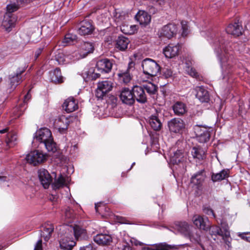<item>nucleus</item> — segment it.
<instances>
[{
    "instance_id": "obj_40",
    "label": "nucleus",
    "mask_w": 250,
    "mask_h": 250,
    "mask_svg": "<svg viewBox=\"0 0 250 250\" xmlns=\"http://www.w3.org/2000/svg\"><path fill=\"white\" fill-rule=\"evenodd\" d=\"M17 140V135L13 133H9L6 140L7 145L9 147H12L16 144Z\"/></svg>"
},
{
    "instance_id": "obj_41",
    "label": "nucleus",
    "mask_w": 250,
    "mask_h": 250,
    "mask_svg": "<svg viewBox=\"0 0 250 250\" xmlns=\"http://www.w3.org/2000/svg\"><path fill=\"white\" fill-rule=\"evenodd\" d=\"M143 87L150 95L155 94L157 91V87L151 83L144 85Z\"/></svg>"
},
{
    "instance_id": "obj_61",
    "label": "nucleus",
    "mask_w": 250,
    "mask_h": 250,
    "mask_svg": "<svg viewBox=\"0 0 250 250\" xmlns=\"http://www.w3.org/2000/svg\"><path fill=\"white\" fill-rule=\"evenodd\" d=\"M8 129L5 128L4 129L0 130V133H4L7 132Z\"/></svg>"
},
{
    "instance_id": "obj_7",
    "label": "nucleus",
    "mask_w": 250,
    "mask_h": 250,
    "mask_svg": "<svg viewBox=\"0 0 250 250\" xmlns=\"http://www.w3.org/2000/svg\"><path fill=\"white\" fill-rule=\"evenodd\" d=\"M194 129L198 142L201 143H205L209 141L210 138V128H207L204 126L196 125Z\"/></svg>"
},
{
    "instance_id": "obj_20",
    "label": "nucleus",
    "mask_w": 250,
    "mask_h": 250,
    "mask_svg": "<svg viewBox=\"0 0 250 250\" xmlns=\"http://www.w3.org/2000/svg\"><path fill=\"white\" fill-rule=\"evenodd\" d=\"M38 175L40 180L44 188H47L52 179L47 170L42 168L39 170Z\"/></svg>"
},
{
    "instance_id": "obj_38",
    "label": "nucleus",
    "mask_w": 250,
    "mask_h": 250,
    "mask_svg": "<svg viewBox=\"0 0 250 250\" xmlns=\"http://www.w3.org/2000/svg\"><path fill=\"white\" fill-rule=\"evenodd\" d=\"M68 230L71 232L73 231V234L77 239H79L85 234V230L76 225L68 227Z\"/></svg>"
},
{
    "instance_id": "obj_10",
    "label": "nucleus",
    "mask_w": 250,
    "mask_h": 250,
    "mask_svg": "<svg viewBox=\"0 0 250 250\" xmlns=\"http://www.w3.org/2000/svg\"><path fill=\"white\" fill-rule=\"evenodd\" d=\"M170 162L173 165L182 167V172L186 171V158L184 157L182 150H178L176 152H173V155L171 154L170 156Z\"/></svg>"
},
{
    "instance_id": "obj_39",
    "label": "nucleus",
    "mask_w": 250,
    "mask_h": 250,
    "mask_svg": "<svg viewBox=\"0 0 250 250\" xmlns=\"http://www.w3.org/2000/svg\"><path fill=\"white\" fill-rule=\"evenodd\" d=\"M94 49V45L91 42H84L81 45V49L83 52V57L88 54L92 53Z\"/></svg>"
},
{
    "instance_id": "obj_1",
    "label": "nucleus",
    "mask_w": 250,
    "mask_h": 250,
    "mask_svg": "<svg viewBox=\"0 0 250 250\" xmlns=\"http://www.w3.org/2000/svg\"><path fill=\"white\" fill-rule=\"evenodd\" d=\"M242 25L238 21L235 22L228 26L226 33H213L208 39L220 61L223 79L232 71V66L235 63L233 48L236 44L228 42V34L239 36L242 35Z\"/></svg>"
},
{
    "instance_id": "obj_62",
    "label": "nucleus",
    "mask_w": 250,
    "mask_h": 250,
    "mask_svg": "<svg viewBox=\"0 0 250 250\" xmlns=\"http://www.w3.org/2000/svg\"><path fill=\"white\" fill-rule=\"evenodd\" d=\"M99 207V205L98 203L95 204V208L96 212H98V208Z\"/></svg>"
},
{
    "instance_id": "obj_56",
    "label": "nucleus",
    "mask_w": 250,
    "mask_h": 250,
    "mask_svg": "<svg viewBox=\"0 0 250 250\" xmlns=\"http://www.w3.org/2000/svg\"><path fill=\"white\" fill-rule=\"evenodd\" d=\"M80 250H96V249L92 245L89 244L85 247H81Z\"/></svg>"
},
{
    "instance_id": "obj_35",
    "label": "nucleus",
    "mask_w": 250,
    "mask_h": 250,
    "mask_svg": "<svg viewBox=\"0 0 250 250\" xmlns=\"http://www.w3.org/2000/svg\"><path fill=\"white\" fill-rule=\"evenodd\" d=\"M69 180L68 177H65L61 175L58 179L55 180L52 185L53 188L54 189H57L62 187L63 186H66Z\"/></svg>"
},
{
    "instance_id": "obj_28",
    "label": "nucleus",
    "mask_w": 250,
    "mask_h": 250,
    "mask_svg": "<svg viewBox=\"0 0 250 250\" xmlns=\"http://www.w3.org/2000/svg\"><path fill=\"white\" fill-rule=\"evenodd\" d=\"M136 20L141 25L146 26L151 20V17L148 13L144 11H139L135 16Z\"/></svg>"
},
{
    "instance_id": "obj_8",
    "label": "nucleus",
    "mask_w": 250,
    "mask_h": 250,
    "mask_svg": "<svg viewBox=\"0 0 250 250\" xmlns=\"http://www.w3.org/2000/svg\"><path fill=\"white\" fill-rule=\"evenodd\" d=\"M168 127L171 132L182 134L185 128V124L183 120L174 118L168 122Z\"/></svg>"
},
{
    "instance_id": "obj_11",
    "label": "nucleus",
    "mask_w": 250,
    "mask_h": 250,
    "mask_svg": "<svg viewBox=\"0 0 250 250\" xmlns=\"http://www.w3.org/2000/svg\"><path fill=\"white\" fill-rule=\"evenodd\" d=\"M134 101H137L140 104H145L147 101L146 95L144 88L141 86L134 85L132 88Z\"/></svg>"
},
{
    "instance_id": "obj_15",
    "label": "nucleus",
    "mask_w": 250,
    "mask_h": 250,
    "mask_svg": "<svg viewBox=\"0 0 250 250\" xmlns=\"http://www.w3.org/2000/svg\"><path fill=\"white\" fill-rule=\"evenodd\" d=\"M204 170H201L192 176L190 179V183L193 187L199 189L205 179Z\"/></svg>"
},
{
    "instance_id": "obj_4",
    "label": "nucleus",
    "mask_w": 250,
    "mask_h": 250,
    "mask_svg": "<svg viewBox=\"0 0 250 250\" xmlns=\"http://www.w3.org/2000/svg\"><path fill=\"white\" fill-rule=\"evenodd\" d=\"M143 73L150 77L156 76L160 73L161 67L157 62L150 58H146L142 62Z\"/></svg>"
},
{
    "instance_id": "obj_23",
    "label": "nucleus",
    "mask_w": 250,
    "mask_h": 250,
    "mask_svg": "<svg viewBox=\"0 0 250 250\" xmlns=\"http://www.w3.org/2000/svg\"><path fill=\"white\" fill-rule=\"evenodd\" d=\"M16 21V19L14 15L5 14L2 22V25L6 31L9 32L11 29L14 26Z\"/></svg>"
},
{
    "instance_id": "obj_37",
    "label": "nucleus",
    "mask_w": 250,
    "mask_h": 250,
    "mask_svg": "<svg viewBox=\"0 0 250 250\" xmlns=\"http://www.w3.org/2000/svg\"><path fill=\"white\" fill-rule=\"evenodd\" d=\"M229 169H223L219 173H213L211 175V180L213 182L222 181L229 177Z\"/></svg>"
},
{
    "instance_id": "obj_48",
    "label": "nucleus",
    "mask_w": 250,
    "mask_h": 250,
    "mask_svg": "<svg viewBox=\"0 0 250 250\" xmlns=\"http://www.w3.org/2000/svg\"><path fill=\"white\" fill-rule=\"evenodd\" d=\"M64 213L66 218H73L74 217V211L69 207L65 209Z\"/></svg>"
},
{
    "instance_id": "obj_51",
    "label": "nucleus",
    "mask_w": 250,
    "mask_h": 250,
    "mask_svg": "<svg viewBox=\"0 0 250 250\" xmlns=\"http://www.w3.org/2000/svg\"><path fill=\"white\" fill-rule=\"evenodd\" d=\"M203 211L207 215H212L213 217L215 216L213 210L208 207H204L203 208Z\"/></svg>"
},
{
    "instance_id": "obj_14",
    "label": "nucleus",
    "mask_w": 250,
    "mask_h": 250,
    "mask_svg": "<svg viewBox=\"0 0 250 250\" xmlns=\"http://www.w3.org/2000/svg\"><path fill=\"white\" fill-rule=\"evenodd\" d=\"M192 221L194 225L199 229L207 231L209 228V225L207 224L208 219L207 217L195 214L192 218Z\"/></svg>"
},
{
    "instance_id": "obj_29",
    "label": "nucleus",
    "mask_w": 250,
    "mask_h": 250,
    "mask_svg": "<svg viewBox=\"0 0 250 250\" xmlns=\"http://www.w3.org/2000/svg\"><path fill=\"white\" fill-rule=\"evenodd\" d=\"M42 228L41 233V237L43 238L44 241H48L54 231L53 225L50 223H45Z\"/></svg>"
},
{
    "instance_id": "obj_44",
    "label": "nucleus",
    "mask_w": 250,
    "mask_h": 250,
    "mask_svg": "<svg viewBox=\"0 0 250 250\" xmlns=\"http://www.w3.org/2000/svg\"><path fill=\"white\" fill-rule=\"evenodd\" d=\"M210 232L211 235L223 236L222 229L217 226H212L211 227Z\"/></svg>"
},
{
    "instance_id": "obj_5",
    "label": "nucleus",
    "mask_w": 250,
    "mask_h": 250,
    "mask_svg": "<svg viewBox=\"0 0 250 250\" xmlns=\"http://www.w3.org/2000/svg\"><path fill=\"white\" fill-rule=\"evenodd\" d=\"M48 155L42 151L35 150L31 151L26 155V160L28 163L35 166L44 162L47 158Z\"/></svg>"
},
{
    "instance_id": "obj_26",
    "label": "nucleus",
    "mask_w": 250,
    "mask_h": 250,
    "mask_svg": "<svg viewBox=\"0 0 250 250\" xmlns=\"http://www.w3.org/2000/svg\"><path fill=\"white\" fill-rule=\"evenodd\" d=\"M62 107L67 112H72L78 109V103L73 98H69L64 101Z\"/></svg>"
},
{
    "instance_id": "obj_36",
    "label": "nucleus",
    "mask_w": 250,
    "mask_h": 250,
    "mask_svg": "<svg viewBox=\"0 0 250 250\" xmlns=\"http://www.w3.org/2000/svg\"><path fill=\"white\" fill-rule=\"evenodd\" d=\"M191 154L194 159L199 160H203L206 157L205 150L200 146L193 147L191 150Z\"/></svg>"
},
{
    "instance_id": "obj_59",
    "label": "nucleus",
    "mask_w": 250,
    "mask_h": 250,
    "mask_svg": "<svg viewBox=\"0 0 250 250\" xmlns=\"http://www.w3.org/2000/svg\"><path fill=\"white\" fill-rule=\"evenodd\" d=\"M6 177L5 176H0V183L2 181H5L6 180Z\"/></svg>"
},
{
    "instance_id": "obj_50",
    "label": "nucleus",
    "mask_w": 250,
    "mask_h": 250,
    "mask_svg": "<svg viewBox=\"0 0 250 250\" xmlns=\"http://www.w3.org/2000/svg\"><path fill=\"white\" fill-rule=\"evenodd\" d=\"M182 28L183 30L182 35L183 36H186L188 33V25L187 24V22L182 21L181 22Z\"/></svg>"
},
{
    "instance_id": "obj_13",
    "label": "nucleus",
    "mask_w": 250,
    "mask_h": 250,
    "mask_svg": "<svg viewBox=\"0 0 250 250\" xmlns=\"http://www.w3.org/2000/svg\"><path fill=\"white\" fill-rule=\"evenodd\" d=\"M25 68L21 67L17 69L15 72L9 76L10 84L12 88H15L21 81V74L25 71Z\"/></svg>"
},
{
    "instance_id": "obj_43",
    "label": "nucleus",
    "mask_w": 250,
    "mask_h": 250,
    "mask_svg": "<svg viewBox=\"0 0 250 250\" xmlns=\"http://www.w3.org/2000/svg\"><path fill=\"white\" fill-rule=\"evenodd\" d=\"M76 39L77 37L76 35L72 34H67L65 36L62 42L64 45H67L72 43Z\"/></svg>"
},
{
    "instance_id": "obj_16",
    "label": "nucleus",
    "mask_w": 250,
    "mask_h": 250,
    "mask_svg": "<svg viewBox=\"0 0 250 250\" xmlns=\"http://www.w3.org/2000/svg\"><path fill=\"white\" fill-rule=\"evenodd\" d=\"M120 98L123 103L128 105H132L135 102L132 91L128 88H125L121 91Z\"/></svg>"
},
{
    "instance_id": "obj_18",
    "label": "nucleus",
    "mask_w": 250,
    "mask_h": 250,
    "mask_svg": "<svg viewBox=\"0 0 250 250\" xmlns=\"http://www.w3.org/2000/svg\"><path fill=\"white\" fill-rule=\"evenodd\" d=\"M32 0H9L10 3L6 6V12L5 14L13 15L12 13L17 11L21 5L29 3Z\"/></svg>"
},
{
    "instance_id": "obj_53",
    "label": "nucleus",
    "mask_w": 250,
    "mask_h": 250,
    "mask_svg": "<svg viewBox=\"0 0 250 250\" xmlns=\"http://www.w3.org/2000/svg\"><path fill=\"white\" fill-rule=\"evenodd\" d=\"M100 76V74L99 73H97L95 72V70L92 73V74L90 75V78L91 80H96L97 78H99Z\"/></svg>"
},
{
    "instance_id": "obj_34",
    "label": "nucleus",
    "mask_w": 250,
    "mask_h": 250,
    "mask_svg": "<svg viewBox=\"0 0 250 250\" xmlns=\"http://www.w3.org/2000/svg\"><path fill=\"white\" fill-rule=\"evenodd\" d=\"M30 91V90H29L27 94L24 96L23 104H21L19 107L15 109L14 112H17L15 115L16 116L19 117L21 115L23 114V112L26 108L27 103L28 101H29L31 98V95L29 94Z\"/></svg>"
},
{
    "instance_id": "obj_42",
    "label": "nucleus",
    "mask_w": 250,
    "mask_h": 250,
    "mask_svg": "<svg viewBox=\"0 0 250 250\" xmlns=\"http://www.w3.org/2000/svg\"><path fill=\"white\" fill-rule=\"evenodd\" d=\"M190 62L186 63V71L191 76L197 78L199 76L198 73L194 68L190 65Z\"/></svg>"
},
{
    "instance_id": "obj_12",
    "label": "nucleus",
    "mask_w": 250,
    "mask_h": 250,
    "mask_svg": "<svg viewBox=\"0 0 250 250\" xmlns=\"http://www.w3.org/2000/svg\"><path fill=\"white\" fill-rule=\"evenodd\" d=\"M113 66V60L104 59L98 61L96 63V68L101 73H108L111 71Z\"/></svg>"
},
{
    "instance_id": "obj_63",
    "label": "nucleus",
    "mask_w": 250,
    "mask_h": 250,
    "mask_svg": "<svg viewBox=\"0 0 250 250\" xmlns=\"http://www.w3.org/2000/svg\"><path fill=\"white\" fill-rule=\"evenodd\" d=\"M130 28H132V30H133V29L136 30V26H132V25H131V26H130Z\"/></svg>"
},
{
    "instance_id": "obj_45",
    "label": "nucleus",
    "mask_w": 250,
    "mask_h": 250,
    "mask_svg": "<svg viewBox=\"0 0 250 250\" xmlns=\"http://www.w3.org/2000/svg\"><path fill=\"white\" fill-rule=\"evenodd\" d=\"M46 46L47 45L46 42H42L41 46L36 50L34 54V59L35 60L39 58Z\"/></svg>"
},
{
    "instance_id": "obj_19",
    "label": "nucleus",
    "mask_w": 250,
    "mask_h": 250,
    "mask_svg": "<svg viewBox=\"0 0 250 250\" xmlns=\"http://www.w3.org/2000/svg\"><path fill=\"white\" fill-rule=\"evenodd\" d=\"M70 117H68L62 115L55 121L56 125L58 127V130L61 133H63L67 130L70 124Z\"/></svg>"
},
{
    "instance_id": "obj_17",
    "label": "nucleus",
    "mask_w": 250,
    "mask_h": 250,
    "mask_svg": "<svg viewBox=\"0 0 250 250\" xmlns=\"http://www.w3.org/2000/svg\"><path fill=\"white\" fill-rule=\"evenodd\" d=\"M134 63L130 62L128 64V68L125 71H121L118 74V76L121 81L125 83H127L131 80V72L134 69Z\"/></svg>"
},
{
    "instance_id": "obj_57",
    "label": "nucleus",
    "mask_w": 250,
    "mask_h": 250,
    "mask_svg": "<svg viewBox=\"0 0 250 250\" xmlns=\"http://www.w3.org/2000/svg\"><path fill=\"white\" fill-rule=\"evenodd\" d=\"M153 2L157 3L159 5H162L164 3L165 0H152Z\"/></svg>"
},
{
    "instance_id": "obj_24",
    "label": "nucleus",
    "mask_w": 250,
    "mask_h": 250,
    "mask_svg": "<svg viewBox=\"0 0 250 250\" xmlns=\"http://www.w3.org/2000/svg\"><path fill=\"white\" fill-rule=\"evenodd\" d=\"M196 97L202 103H207L209 100L208 91L203 86H197L195 88Z\"/></svg>"
},
{
    "instance_id": "obj_27",
    "label": "nucleus",
    "mask_w": 250,
    "mask_h": 250,
    "mask_svg": "<svg viewBox=\"0 0 250 250\" xmlns=\"http://www.w3.org/2000/svg\"><path fill=\"white\" fill-rule=\"evenodd\" d=\"M75 244L76 242L67 235L62 237L60 241V247L65 250H71Z\"/></svg>"
},
{
    "instance_id": "obj_2",
    "label": "nucleus",
    "mask_w": 250,
    "mask_h": 250,
    "mask_svg": "<svg viewBox=\"0 0 250 250\" xmlns=\"http://www.w3.org/2000/svg\"><path fill=\"white\" fill-rule=\"evenodd\" d=\"M34 139L42 143L48 152L57 150L56 144L53 141L51 132L47 128H41L35 133Z\"/></svg>"
},
{
    "instance_id": "obj_64",
    "label": "nucleus",
    "mask_w": 250,
    "mask_h": 250,
    "mask_svg": "<svg viewBox=\"0 0 250 250\" xmlns=\"http://www.w3.org/2000/svg\"><path fill=\"white\" fill-rule=\"evenodd\" d=\"M135 244L136 245H142V243L137 241L136 243H135Z\"/></svg>"
},
{
    "instance_id": "obj_52",
    "label": "nucleus",
    "mask_w": 250,
    "mask_h": 250,
    "mask_svg": "<svg viewBox=\"0 0 250 250\" xmlns=\"http://www.w3.org/2000/svg\"><path fill=\"white\" fill-rule=\"evenodd\" d=\"M173 72L170 69H166L164 71V75L166 78H170L172 76Z\"/></svg>"
},
{
    "instance_id": "obj_46",
    "label": "nucleus",
    "mask_w": 250,
    "mask_h": 250,
    "mask_svg": "<svg viewBox=\"0 0 250 250\" xmlns=\"http://www.w3.org/2000/svg\"><path fill=\"white\" fill-rule=\"evenodd\" d=\"M55 59L59 64H62L65 63V59L64 55L62 53H59L55 56Z\"/></svg>"
},
{
    "instance_id": "obj_47",
    "label": "nucleus",
    "mask_w": 250,
    "mask_h": 250,
    "mask_svg": "<svg viewBox=\"0 0 250 250\" xmlns=\"http://www.w3.org/2000/svg\"><path fill=\"white\" fill-rule=\"evenodd\" d=\"M221 229L223 230V237H228L229 235V227L225 223H221Z\"/></svg>"
},
{
    "instance_id": "obj_55",
    "label": "nucleus",
    "mask_w": 250,
    "mask_h": 250,
    "mask_svg": "<svg viewBox=\"0 0 250 250\" xmlns=\"http://www.w3.org/2000/svg\"><path fill=\"white\" fill-rule=\"evenodd\" d=\"M153 250H168L166 247L163 245L160 244L155 246Z\"/></svg>"
},
{
    "instance_id": "obj_60",
    "label": "nucleus",
    "mask_w": 250,
    "mask_h": 250,
    "mask_svg": "<svg viewBox=\"0 0 250 250\" xmlns=\"http://www.w3.org/2000/svg\"><path fill=\"white\" fill-rule=\"evenodd\" d=\"M124 26H123L121 27V30L125 34H131V33L129 32H125V29L124 28Z\"/></svg>"
},
{
    "instance_id": "obj_33",
    "label": "nucleus",
    "mask_w": 250,
    "mask_h": 250,
    "mask_svg": "<svg viewBox=\"0 0 250 250\" xmlns=\"http://www.w3.org/2000/svg\"><path fill=\"white\" fill-rule=\"evenodd\" d=\"M50 80L56 83H60L63 82V78L62 76L61 70L59 68H56L53 71L50 72Z\"/></svg>"
},
{
    "instance_id": "obj_22",
    "label": "nucleus",
    "mask_w": 250,
    "mask_h": 250,
    "mask_svg": "<svg viewBox=\"0 0 250 250\" xmlns=\"http://www.w3.org/2000/svg\"><path fill=\"white\" fill-rule=\"evenodd\" d=\"M94 29L91 22L84 21L81 22L80 27L78 29V33L83 36L89 35L93 32Z\"/></svg>"
},
{
    "instance_id": "obj_31",
    "label": "nucleus",
    "mask_w": 250,
    "mask_h": 250,
    "mask_svg": "<svg viewBox=\"0 0 250 250\" xmlns=\"http://www.w3.org/2000/svg\"><path fill=\"white\" fill-rule=\"evenodd\" d=\"M129 42L127 38L123 36H119L116 40L115 47L120 51H125L127 48Z\"/></svg>"
},
{
    "instance_id": "obj_54",
    "label": "nucleus",
    "mask_w": 250,
    "mask_h": 250,
    "mask_svg": "<svg viewBox=\"0 0 250 250\" xmlns=\"http://www.w3.org/2000/svg\"><path fill=\"white\" fill-rule=\"evenodd\" d=\"M34 250H42V240H38V241L36 243Z\"/></svg>"
},
{
    "instance_id": "obj_49",
    "label": "nucleus",
    "mask_w": 250,
    "mask_h": 250,
    "mask_svg": "<svg viewBox=\"0 0 250 250\" xmlns=\"http://www.w3.org/2000/svg\"><path fill=\"white\" fill-rule=\"evenodd\" d=\"M238 236L242 239L250 242V232L240 233Z\"/></svg>"
},
{
    "instance_id": "obj_58",
    "label": "nucleus",
    "mask_w": 250,
    "mask_h": 250,
    "mask_svg": "<svg viewBox=\"0 0 250 250\" xmlns=\"http://www.w3.org/2000/svg\"><path fill=\"white\" fill-rule=\"evenodd\" d=\"M123 250H134L132 248L130 247L129 246H126L124 247Z\"/></svg>"
},
{
    "instance_id": "obj_30",
    "label": "nucleus",
    "mask_w": 250,
    "mask_h": 250,
    "mask_svg": "<svg viewBox=\"0 0 250 250\" xmlns=\"http://www.w3.org/2000/svg\"><path fill=\"white\" fill-rule=\"evenodd\" d=\"M94 241L99 245H109L112 240L111 236L106 234H99L94 238Z\"/></svg>"
},
{
    "instance_id": "obj_3",
    "label": "nucleus",
    "mask_w": 250,
    "mask_h": 250,
    "mask_svg": "<svg viewBox=\"0 0 250 250\" xmlns=\"http://www.w3.org/2000/svg\"><path fill=\"white\" fill-rule=\"evenodd\" d=\"M178 230L185 237L193 243L199 244L201 241V231L186 222L179 223Z\"/></svg>"
},
{
    "instance_id": "obj_32",
    "label": "nucleus",
    "mask_w": 250,
    "mask_h": 250,
    "mask_svg": "<svg viewBox=\"0 0 250 250\" xmlns=\"http://www.w3.org/2000/svg\"><path fill=\"white\" fill-rule=\"evenodd\" d=\"M174 114L177 116L184 115L187 112V107L185 104L181 102H177L172 106Z\"/></svg>"
},
{
    "instance_id": "obj_9",
    "label": "nucleus",
    "mask_w": 250,
    "mask_h": 250,
    "mask_svg": "<svg viewBox=\"0 0 250 250\" xmlns=\"http://www.w3.org/2000/svg\"><path fill=\"white\" fill-rule=\"evenodd\" d=\"M177 30V26L173 23H169L163 26L158 31L159 37H164L170 39L176 34Z\"/></svg>"
},
{
    "instance_id": "obj_25",
    "label": "nucleus",
    "mask_w": 250,
    "mask_h": 250,
    "mask_svg": "<svg viewBox=\"0 0 250 250\" xmlns=\"http://www.w3.org/2000/svg\"><path fill=\"white\" fill-rule=\"evenodd\" d=\"M159 114L160 113L157 112L155 114L152 115L149 118V125L155 131L160 130L162 126Z\"/></svg>"
},
{
    "instance_id": "obj_6",
    "label": "nucleus",
    "mask_w": 250,
    "mask_h": 250,
    "mask_svg": "<svg viewBox=\"0 0 250 250\" xmlns=\"http://www.w3.org/2000/svg\"><path fill=\"white\" fill-rule=\"evenodd\" d=\"M113 87V83L110 80H104L98 83L96 96L98 99H102L110 92Z\"/></svg>"
},
{
    "instance_id": "obj_21",
    "label": "nucleus",
    "mask_w": 250,
    "mask_h": 250,
    "mask_svg": "<svg viewBox=\"0 0 250 250\" xmlns=\"http://www.w3.org/2000/svg\"><path fill=\"white\" fill-rule=\"evenodd\" d=\"M180 48V45L179 44H169L164 49L163 52L167 58H172L178 55Z\"/></svg>"
}]
</instances>
